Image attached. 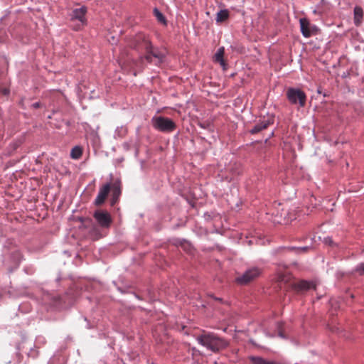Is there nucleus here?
<instances>
[{
    "label": "nucleus",
    "instance_id": "nucleus-1",
    "mask_svg": "<svg viewBox=\"0 0 364 364\" xmlns=\"http://www.w3.org/2000/svg\"><path fill=\"white\" fill-rule=\"evenodd\" d=\"M129 46L138 50H144V58L149 63H154L158 65L161 64L165 55L157 48H154L149 39L144 33H138L135 36L133 41L130 43Z\"/></svg>",
    "mask_w": 364,
    "mask_h": 364
},
{
    "label": "nucleus",
    "instance_id": "nucleus-2",
    "mask_svg": "<svg viewBox=\"0 0 364 364\" xmlns=\"http://www.w3.org/2000/svg\"><path fill=\"white\" fill-rule=\"evenodd\" d=\"M197 341L213 352H218L228 346V342L213 332L203 331L196 336Z\"/></svg>",
    "mask_w": 364,
    "mask_h": 364
},
{
    "label": "nucleus",
    "instance_id": "nucleus-3",
    "mask_svg": "<svg viewBox=\"0 0 364 364\" xmlns=\"http://www.w3.org/2000/svg\"><path fill=\"white\" fill-rule=\"evenodd\" d=\"M152 127L164 133L173 132L176 129V124L171 119L163 116H154L151 119Z\"/></svg>",
    "mask_w": 364,
    "mask_h": 364
},
{
    "label": "nucleus",
    "instance_id": "nucleus-4",
    "mask_svg": "<svg viewBox=\"0 0 364 364\" xmlns=\"http://www.w3.org/2000/svg\"><path fill=\"white\" fill-rule=\"evenodd\" d=\"M287 98L292 105H299L300 107H304L306 105V95L304 91L300 89L289 87L287 90Z\"/></svg>",
    "mask_w": 364,
    "mask_h": 364
},
{
    "label": "nucleus",
    "instance_id": "nucleus-5",
    "mask_svg": "<svg viewBox=\"0 0 364 364\" xmlns=\"http://www.w3.org/2000/svg\"><path fill=\"white\" fill-rule=\"evenodd\" d=\"M261 269L257 267H252L247 269L242 274L235 279V282L241 285H245L256 279L261 274Z\"/></svg>",
    "mask_w": 364,
    "mask_h": 364
},
{
    "label": "nucleus",
    "instance_id": "nucleus-6",
    "mask_svg": "<svg viewBox=\"0 0 364 364\" xmlns=\"http://www.w3.org/2000/svg\"><path fill=\"white\" fill-rule=\"evenodd\" d=\"M87 12V9L85 6H82L80 8L75 9L73 11L71 15V21H78L79 23L75 26L74 28L75 30H80L82 27H83L87 23V19L85 18V14Z\"/></svg>",
    "mask_w": 364,
    "mask_h": 364
},
{
    "label": "nucleus",
    "instance_id": "nucleus-7",
    "mask_svg": "<svg viewBox=\"0 0 364 364\" xmlns=\"http://www.w3.org/2000/svg\"><path fill=\"white\" fill-rule=\"evenodd\" d=\"M93 217L96 220L98 225L104 228H108L112 223V219L110 214L106 210H97L94 213Z\"/></svg>",
    "mask_w": 364,
    "mask_h": 364
},
{
    "label": "nucleus",
    "instance_id": "nucleus-8",
    "mask_svg": "<svg viewBox=\"0 0 364 364\" xmlns=\"http://www.w3.org/2000/svg\"><path fill=\"white\" fill-rule=\"evenodd\" d=\"M111 191V183H106L103 185L99 191V193L95 200L96 205H102L106 200L109 192Z\"/></svg>",
    "mask_w": 364,
    "mask_h": 364
},
{
    "label": "nucleus",
    "instance_id": "nucleus-9",
    "mask_svg": "<svg viewBox=\"0 0 364 364\" xmlns=\"http://www.w3.org/2000/svg\"><path fill=\"white\" fill-rule=\"evenodd\" d=\"M112 199L111 205H114L118 202L122 193L121 181L117 179L111 184Z\"/></svg>",
    "mask_w": 364,
    "mask_h": 364
},
{
    "label": "nucleus",
    "instance_id": "nucleus-10",
    "mask_svg": "<svg viewBox=\"0 0 364 364\" xmlns=\"http://www.w3.org/2000/svg\"><path fill=\"white\" fill-rule=\"evenodd\" d=\"M293 288L298 292H303L312 288L315 289L316 285L313 282H309L306 280H301L294 283L293 284Z\"/></svg>",
    "mask_w": 364,
    "mask_h": 364
},
{
    "label": "nucleus",
    "instance_id": "nucleus-11",
    "mask_svg": "<svg viewBox=\"0 0 364 364\" xmlns=\"http://www.w3.org/2000/svg\"><path fill=\"white\" fill-rule=\"evenodd\" d=\"M273 119L263 120L257 124L251 130L250 133L252 134H257L263 129H267L270 124H273Z\"/></svg>",
    "mask_w": 364,
    "mask_h": 364
},
{
    "label": "nucleus",
    "instance_id": "nucleus-12",
    "mask_svg": "<svg viewBox=\"0 0 364 364\" xmlns=\"http://www.w3.org/2000/svg\"><path fill=\"white\" fill-rule=\"evenodd\" d=\"M299 22L302 35L306 38L310 37L311 36V31L309 21L306 18H300Z\"/></svg>",
    "mask_w": 364,
    "mask_h": 364
},
{
    "label": "nucleus",
    "instance_id": "nucleus-13",
    "mask_svg": "<svg viewBox=\"0 0 364 364\" xmlns=\"http://www.w3.org/2000/svg\"><path fill=\"white\" fill-rule=\"evenodd\" d=\"M363 17V10L359 6H356L354 8V23L358 26H360Z\"/></svg>",
    "mask_w": 364,
    "mask_h": 364
},
{
    "label": "nucleus",
    "instance_id": "nucleus-14",
    "mask_svg": "<svg viewBox=\"0 0 364 364\" xmlns=\"http://www.w3.org/2000/svg\"><path fill=\"white\" fill-rule=\"evenodd\" d=\"M224 54H225V48H224V47H220L218 49V50L214 56L215 61L219 63L222 66L225 65V60L223 58Z\"/></svg>",
    "mask_w": 364,
    "mask_h": 364
},
{
    "label": "nucleus",
    "instance_id": "nucleus-15",
    "mask_svg": "<svg viewBox=\"0 0 364 364\" xmlns=\"http://www.w3.org/2000/svg\"><path fill=\"white\" fill-rule=\"evenodd\" d=\"M229 17V11L227 9L219 11L216 14V22L222 23L226 21Z\"/></svg>",
    "mask_w": 364,
    "mask_h": 364
},
{
    "label": "nucleus",
    "instance_id": "nucleus-16",
    "mask_svg": "<svg viewBox=\"0 0 364 364\" xmlns=\"http://www.w3.org/2000/svg\"><path fill=\"white\" fill-rule=\"evenodd\" d=\"M82 154V148L80 146H75L70 151V156L73 159H77L81 157Z\"/></svg>",
    "mask_w": 364,
    "mask_h": 364
},
{
    "label": "nucleus",
    "instance_id": "nucleus-17",
    "mask_svg": "<svg viewBox=\"0 0 364 364\" xmlns=\"http://www.w3.org/2000/svg\"><path fill=\"white\" fill-rule=\"evenodd\" d=\"M154 15L156 18H157L158 21L166 25V20L165 16L163 15L161 12H160L157 9H155L154 10Z\"/></svg>",
    "mask_w": 364,
    "mask_h": 364
},
{
    "label": "nucleus",
    "instance_id": "nucleus-18",
    "mask_svg": "<svg viewBox=\"0 0 364 364\" xmlns=\"http://www.w3.org/2000/svg\"><path fill=\"white\" fill-rule=\"evenodd\" d=\"M355 272L359 275H364V263L359 264L355 269Z\"/></svg>",
    "mask_w": 364,
    "mask_h": 364
},
{
    "label": "nucleus",
    "instance_id": "nucleus-19",
    "mask_svg": "<svg viewBox=\"0 0 364 364\" xmlns=\"http://www.w3.org/2000/svg\"><path fill=\"white\" fill-rule=\"evenodd\" d=\"M291 250H294L296 253H302L305 252L307 250V247H292L290 248Z\"/></svg>",
    "mask_w": 364,
    "mask_h": 364
},
{
    "label": "nucleus",
    "instance_id": "nucleus-20",
    "mask_svg": "<svg viewBox=\"0 0 364 364\" xmlns=\"http://www.w3.org/2000/svg\"><path fill=\"white\" fill-rule=\"evenodd\" d=\"M10 92V90L7 87H1L0 88V93L3 95H8Z\"/></svg>",
    "mask_w": 364,
    "mask_h": 364
},
{
    "label": "nucleus",
    "instance_id": "nucleus-21",
    "mask_svg": "<svg viewBox=\"0 0 364 364\" xmlns=\"http://www.w3.org/2000/svg\"><path fill=\"white\" fill-rule=\"evenodd\" d=\"M40 107H41L40 102H35L32 105V107H33L34 109L39 108Z\"/></svg>",
    "mask_w": 364,
    "mask_h": 364
},
{
    "label": "nucleus",
    "instance_id": "nucleus-22",
    "mask_svg": "<svg viewBox=\"0 0 364 364\" xmlns=\"http://www.w3.org/2000/svg\"><path fill=\"white\" fill-rule=\"evenodd\" d=\"M325 242L326 244L330 245H331L333 244L332 240L331 238H329V237L325 239Z\"/></svg>",
    "mask_w": 364,
    "mask_h": 364
},
{
    "label": "nucleus",
    "instance_id": "nucleus-23",
    "mask_svg": "<svg viewBox=\"0 0 364 364\" xmlns=\"http://www.w3.org/2000/svg\"><path fill=\"white\" fill-rule=\"evenodd\" d=\"M4 136V132L0 129V141L3 139Z\"/></svg>",
    "mask_w": 364,
    "mask_h": 364
},
{
    "label": "nucleus",
    "instance_id": "nucleus-24",
    "mask_svg": "<svg viewBox=\"0 0 364 364\" xmlns=\"http://www.w3.org/2000/svg\"><path fill=\"white\" fill-rule=\"evenodd\" d=\"M279 336H281L282 338H284V336L282 332H279Z\"/></svg>",
    "mask_w": 364,
    "mask_h": 364
}]
</instances>
